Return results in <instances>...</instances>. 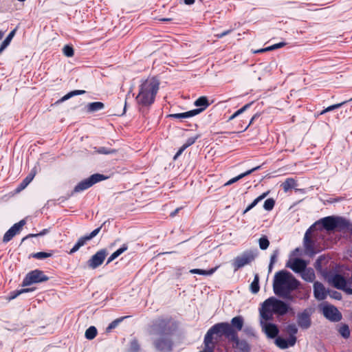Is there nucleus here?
I'll list each match as a JSON object with an SVG mask.
<instances>
[{
	"mask_svg": "<svg viewBox=\"0 0 352 352\" xmlns=\"http://www.w3.org/2000/svg\"><path fill=\"white\" fill-rule=\"evenodd\" d=\"M285 45V43L280 42V43L274 44L273 45H271L270 47H265L263 49H261V50H258L256 52L261 53V52H264L271 51V50H276L278 48H280Z\"/></svg>",
	"mask_w": 352,
	"mask_h": 352,
	"instance_id": "39",
	"label": "nucleus"
},
{
	"mask_svg": "<svg viewBox=\"0 0 352 352\" xmlns=\"http://www.w3.org/2000/svg\"><path fill=\"white\" fill-rule=\"evenodd\" d=\"M296 186V182L293 178H287L281 184L283 190L287 192Z\"/></svg>",
	"mask_w": 352,
	"mask_h": 352,
	"instance_id": "30",
	"label": "nucleus"
},
{
	"mask_svg": "<svg viewBox=\"0 0 352 352\" xmlns=\"http://www.w3.org/2000/svg\"><path fill=\"white\" fill-rule=\"evenodd\" d=\"M49 280V277L44 274L43 272L35 270L29 272L24 278L22 285L28 286L33 283H38Z\"/></svg>",
	"mask_w": 352,
	"mask_h": 352,
	"instance_id": "10",
	"label": "nucleus"
},
{
	"mask_svg": "<svg viewBox=\"0 0 352 352\" xmlns=\"http://www.w3.org/2000/svg\"><path fill=\"white\" fill-rule=\"evenodd\" d=\"M259 289V276L258 274H256L254 275V280L250 285V290L252 294H257Z\"/></svg>",
	"mask_w": 352,
	"mask_h": 352,
	"instance_id": "31",
	"label": "nucleus"
},
{
	"mask_svg": "<svg viewBox=\"0 0 352 352\" xmlns=\"http://www.w3.org/2000/svg\"><path fill=\"white\" fill-rule=\"evenodd\" d=\"M16 29L12 30L7 37L4 39V41L1 43L0 45V54L3 52V50L10 45L11 41L16 34Z\"/></svg>",
	"mask_w": 352,
	"mask_h": 352,
	"instance_id": "28",
	"label": "nucleus"
},
{
	"mask_svg": "<svg viewBox=\"0 0 352 352\" xmlns=\"http://www.w3.org/2000/svg\"><path fill=\"white\" fill-rule=\"evenodd\" d=\"M319 224V223H314L309 229H307L304 236L303 245L306 254L310 256H314L318 252L316 249V243L311 238L312 236H315L316 234L318 235L317 226Z\"/></svg>",
	"mask_w": 352,
	"mask_h": 352,
	"instance_id": "6",
	"label": "nucleus"
},
{
	"mask_svg": "<svg viewBox=\"0 0 352 352\" xmlns=\"http://www.w3.org/2000/svg\"><path fill=\"white\" fill-rule=\"evenodd\" d=\"M275 205V201L272 198L267 199L265 201L263 204V208L265 210L270 211L272 210Z\"/></svg>",
	"mask_w": 352,
	"mask_h": 352,
	"instance_id": "41",
	"label": "nucleus"
},
{
	"mask_svg": "<svg viewBox=\"0 0 352 352\" xmlns=\"http://www.w3.org/2000/svg\"><path fill=\"white\" fill-rule=\"evenodd\" d=\"M256 256L254 252L247 250L235 257L232 263L234 271L236 272L240 268L250 264L255 259Z\"/></svg>",
	"mask_w": 352,
	"mask_h": 352,
	"instance_id": "8",
	"label": "nucleus"
},
{
	"mask_svg": "<svg viewBox=\"0 0 352 352\" xmlns=\"http://www.w3.org/2000/svg\"><path fill=\"white\" fill-rule=\"evenodd\" d=\"M300 275L304 280L309 283L314 282L316 278L315 272L311 267H307Z\"/></svg>",
	"mask_w": 352,
	"mask_h": 352,
	"instance_id": "23",
	"label": "nucleus"
},
{
	"mask_svg": "<svg viewBox=\"0 0 352 352\" xmlns=\"http://www.w3.org/2000/svg\"><path fill=\"white\" fill-rule=\"evenodd\" d=\"M97 335V329L95 327H89L85 331V338L87 340H93Z\"/></svg>",
	"mask_w": 352,
	"mask_h": 352,
	"instance_id": "38",
	"label": "nucleus"
},
{
	"mask_svg": "<svg viewBox=\"0 0 352 352\" xmlns=\"http://www.w3.org/2000/svg\"><path fill=\"white\" fill-rule=\"evenodd\" d=\"M328 295L330 296L331 298L336 299V300H341L342 299V294L336 291H330Z\"/></svg>",
	"mask_w": 352,
	"mask_h": 352,
	"instance_id": "50",
	"label": "nucleus"
},
{
	"mask_svg": "<svg viewBox=\"0 0 352 352\" xmlns=\"http://www.w3.org/2000/svg\"><path fill=\"white\" fill-rule=\"evenodd\" d=\"M194 104L196 107H200V108L195 109V110H201V112H202L210 105V103L206 96H201L195 101Z\"/></svg>",
	"mask_w": 352,
	"mask_h": 352,
	"instance_id": "27",
	"label": "nucleus"
},
{
	"mask_svg": "<svg viewBox=\"0 0 352 352\" xmlns=\"http://www.w3.org/2000/svg\"><path fill=\"white\" fill-rule=\"evenodd\" d=\"M346 102V101H344L342 102H340V103H338V104H333V105H331L328 107H327L326 109H323L320 113V115H323L327 112H329V111H331L334 109H338L340 107H341L344 104H345Z\"/></svg>",
	"mask_w": 352,
	"mask_h": 352,
	"instance_id": "40",
	"label": "nucleus"
},
{
	"mask_svg": "<svg viewBox=\"0 0 352 352\" xmlns=\"http://www.w3.org/2000/svg\"><path fill=\"white\" fill-rule=\"evenodd\" d=\"M321 309L324 316L331 322H339L342 320V314L335 306L324 305Z\"/></svg>",
	"mask_w": 352,
	"mask_h": 352,
	"instance_id": "12",
	"label": "nucleus"
},
{
	"mask_svg": "<svg viewBox=\"0 0 352 352\" xmlns=\"http://www.w3.org/2000/svg\"><path fill=\"white\" fill-rule=\"evenodd\" d=\"M32 291V289H21L20 290L14 291L11 293V296H10V299H14L20 294L25 293V292H29Z\"/></svg>",
	"mask_w": 352,
	"mask_h": 352,
	"instance_id": "48",
	"label": "nucleus"
},
{
	"mask_svg": "<svg viewBox=\"0 0 352 352\" xmlns=\"http://www.w3.org/2000/svg\"><path fill=\"white\" fill-rule=\"evenodd\" d=\"M108 252L106 249H102L94 254L87 261L89 267L96 269L101 265L104 261Z\"/></svg>",
	"mask_w": 352,
	"mask_h": 352,
	"instance_id": "14",
	"label": "nucleus"
},
{
	"mask_svg": "<svg viewBox=\"0 0 352 352\" xmlns=\"http://www.w3.org/2000/svg\"><path fill=\"white\" fill-rule=\"evenodd\" d=\"M307 266V262L302 258H296L289 260L286 267L290 268L295 273L300 274Z\"/></svg>",
	"mask_w": 352,
	"mask_h": 352,
	"instance_id": "15",
	"label": "nucleus"
},
{
	"mask_svg": "<svg viewBox=\"0 0 352 352\" xmlns=\"http://www.w3.org/2000/svg\"><path fill=\"white\" fill-rule=\"evenodd\" d=\"M268 194V192H264L263 193L262 195H261L260 196H258L257 198H256L247 208L246 209L244 210V213H246L248 212V211H250L251 209H252L258 202H260L261 200H263V199H265L267 195Z\"/></svg>",
	"mask_w": 352,
	"mask_h": 352,
	"instance_id": "32",
	"label": "nucleus"
},
{
	"mask_svg": "<svg viewBox=\"0 0 352 352\" xmlns=\"http://www.w3.org/2000/svg\"><path fill=\"white\" fill-rule=\"evenodd\" d=\"M85 93V90H74L67 93L59 101L64 102L75 96L81 95Z\"/></svg>",
	"mask_w": 352,
	"mask_h": 352,
	"instance_id": "35",
	"label": "nucleus"
},
{
	"mask_svg": "<svg viewBox=\"0 0 352 352\" xmlns=\"http://www.w3.org/2000/svg\"><path fill=\"white\" fill-rule=\"evenodd\" d=\"M258 114H255V115H254V116L251 118V120H250V123H249V124H248V126H249L250 125H251V124L253 123L254 120L256 118H258Z\"/></svg>",
	"mask_w": 352,
	"mask_h": 352,
	"instance_id": "60",
	"label": "nucleus"
},
{
	"mask_svg": "<svg viewBox=\"0 0 352 352\" xmlns=\"http://www.w3.org/2000/svg\"><path fill=\"white\" fill-rule=\"evenodd\" d=\"M173 322L169 319L157 318L153 322L150 333L157 336L154 346L157 351L170 352L173 347L172 335L174 331Z\"/></svg>",
	"mask_w": 352,
	"mask_h": 352,
	"instance_id": "1",
	"label": "nucleus"
},
{
	"mask_svg": "<svg viewBox=\"0 0 352 352\" xmlns=\"http://www.w3.org/2000/svg\"><path fill=\"white\" fill-rule=\"evenodd\" d=\"M258 243L261 250H266L269 247L270 241L267 236H263L259 239Z\"/></svg>",
	"mask_w": 352,
	"mask_h": 352,
	"instance_id": "43",
	"label": "nucleus"
},
{
	"mask_svg": "<svg viewBox=\"0 0 352 352\" xmlns=\"http://www.w3.org/2000/svg\"><path fill=\"white\" fill-rule=\"evenodd\" d=\"M296 338H289L288 339H284L280 337L276 338V344L282 349H287L289 346H292L296 344Z\"/></svg>",
	"mask_w": 352,
	"mask_h": 352,
	"instance_id": "21",
	"label": "nucleus"
},
{
	"mask_svg": "<svg viewBox=\"0 0 352 352\" xmlns=\"http://www.w3.org/2000/svg\"><path fill=\"white\" fill-rule=\"evenodd\" d=\"M300 282L289 272L282 270L276 273L273 283V289L276 295L289 298L291 293L296 289Z\"/></svg>",
	"mask_w": 352,
	"mask_h": 352,
	"instance_id": "2",
	"label": "nucleus"
},
{
	"mask_svg": "<svg viewBox=\"0 0 352 352\" xmlns=\"http://www.w3.org/2000/svg\"><path fill=\"white\" fill-rule=\"evenodd\" d=\"M52 255V253L39 252L32 254V257L36 259L42 260L46 258L50 257Z\"/></svg>",
	"mask_w": 352,
	"mask_h": 352,
	"instance_id": "45",
	"label": "nucleus"
},
{
	"mask_svg": "<svg viewBox=\"0 0 352 352\" xmlns=\"http://www.w3.org/2000/svg\"><path fill=\"white\" fill-rule=\"evenodd\" d=\"M102 228V226L99 228H97L96 229L94 230L90 234H87L85 236H83L82 237H80L78 241L76 243V244L81 248L82 246H83L85 244H86V243L88 241H90L91 239H92L94 237H95L100 231Z\"/></svg>",
	"mask_w": 352,
	"mask_h": 352,
	"instance_id": "22",
	"label": "nucleus"
},
{
	"mask_svg": "<svg viewBox=\"0 0 352 352\" xmlns=\"http://www.w3.org/2000/svg\"><path fill=\"white\" fill-rule=\"evenodd\" d=\"M232 32V30H226V31H224L221 33H219V34H217L216 35V36L219 38H223V36L228 35V34H230V32Z\"/></svg>",
	"mask_w": 352,
	"mask_h": 352,
	"instance_id": "54",
	"label": "nucleus"
},
{
	"mask_svg": "<svg viewBox=\"0 0 352 352\" xmlns=\"http://www.w3.org/2000/svg\"><path fill=\"white\" fill-rule=\"evenodd\" d=\"M244 323V320L242 316H239L234 317L230 323L228 322H219L214 324L212 327H211L208 331H207L206 334L204 337V345L208 348L210 345H214V343L212 342L213 340V336L217 335L218 336H224L226 338H228L229 336L226 332V325L230 327L231 329L235 332L236 333H238V331H241L243 328Z\"/></svg>",
	"mask_w": 352,
	"mask_h": 352,
	"instance_id": "3",
	"label": "nucleus"
},
{
	"mask_svg": "<svg viewBox=\"0 0 352 352\" xmlns=\"http://www.w3.org/2000/svg\"><path fill=\"white\" fill-rule=\"evenodd\" d=\"M35 175V173H30L28 176H30L31 177H32V179L34 178Z\"/></svg>",
	"mask_w": 352,
	"mask_h": 352,
	"instance_id": "64",
	"label": "nucleus"
},
{
	"mask_svg": "<svg viewBox=\"0 0 352 352\" xmlns=\"http://www.w3.org/2000/svg\"><path fill=\"white\" fill-rule=\"evenodd\" d=\"M286 331L289 335V338H296V334L298 332V328L295 324H289L286 327Z\"/></svg>",
	"mask_w": 352,
	"mask_h": 352,
	"instance_id": "37",
	"label": "nucleus"
},
{
	"mask_svg": "<svg viewBox=\"0 0 352 352\" xmlns=\"http://www.w3.org/2000/svg\"><path fill=\"white\" fill-rule=\"evenodd\" d=\"M125 318H126V316L117 318L116 320L111 322L107 327V331L109 332L113 329H115L119 324V323L121 322Z\"/></svg>",
	"mask_w": 352,
	"mask_h": 352,
	"instance_id": "46",
	"label": "nucleus"
},
{
	"mask_svg": "<svg viewBox=\"0 0 352 352\" xmlns=\"http://www.w3.org/2000/svg\"><path fill=\"white\" fill-rule=\"evenodd\" d=\"M197 138H198V136L190 137V138H188L187 140L186 141L185 144H184V148H187L188 146L193 144L195 142V141L197 140Z\"/></svg>",
	"mask_w": 352,
	"mask_h": 352,
	"instance_id": "51",
	"label": "nucleus"
},
{
	"mask_svg": "<svg viewBox=\"0 0 352 352\" xmlns=\"http://www.w3.org/2000/svg\"><path fill=\"white\" fill-rule=\"evenodd\" d=\"M184 3L187 5H191L192 3H194L195 1V0H184Z\"/></svg>",
	"mask_w": 352,
	"mask_h": 352,
	"instance_id": "61",
	"label": "nucleus"
},
{
	"mask_svg": "<svg viewBox=\"0 0 352 352\" xmlns=\"http://www.w3.org/2000/svg\"><path fill=\"white\" fill-rule=\"evenodd\" d=\"M329 293V290L327 289L324 285L318 281L314 283V296L318 300H323L326 299Z\"/></svg>",
	"mask_w": 352,
	"mask_h": 352,
	"instance_id": "17",
	"label": "nucleus"
},
{
	"mask_svg": "<svg viewBox=\"0 0 352 352\" xmlns=\"http://www.w3.org/2000/svg\"><path fill=\"white\" fill-rule=\"evenodd\" d=\"M140 346L136 339H133L130 342L129 352H138Z\"/></svg>",
	"mask_w": 352,
	"mask_h": 352,
	"instance_id": "44",
	"label": "nucleus"
},
{
	"mask_svg": "<svg viewBox=\"0 0 352 352\" xmlns=\"http://www.w3.org/2000/svg\"><path fill=\"white\" fill-rule=\"evenodd\" d=\"M47 232V230L46 229H44L43 231H41L39 234H29L28 236V237H32V236H43L44 234H45Z\"/></svg>",
	"mask_w": 352,
	"mask_h": 352,
	"instance_id": "55",
	"label": "nucleus"
},
{
	"mask_svg": "<svg viewBox=\"0 0 352 352\" xmlns=\"http://www.w3.org/2000/svg\"><path fill=\"white\" fill-rule=\"evenodd\" d=\"M328 282L333 287L347 293L349 287H348L347 279L344 276L338 273H331L328 276Z\"/></svg>",
	"mask_w": 352,
	"mask_h": 352,
	"instance_id": "11",
	"label": "nucleus"
},
{
	"mask_svg": "<svg viewBox=\"0 0 352 352\" xmlns=\"http://www.w3.org/2000/svg\"><path fill=\"white\" fill-rule=\"evenodd\" d=\"M186 149V148H184V145H183L179 151L177 152L176 155H175L174 158L176 159L179 155H180L183 151Z\"/></svg>",
	"mask_w": 352,
	"mask_h": 352,
	"instance_id": "57",
	"label": "nucleus"
},
{
	"mask_svg": "<svg viewBox=\"0 0 352 352\" xmlns=\"http://www.w3.org/2000/svg\"><path fill=\"white\" fill-rule=\"evenodd\" d=\"M25 220L22 219L19 222L14 224L4 234L3 241L8 243L10 241L16 234L19 232L23 226L25 224Z\"/></svg>",
	"mask_w": 352,
	"mask_h": 352,
	"instance_id": "16",
	"label": "nucleus"
},
{
	"mask_svg": "<svg viewBox=\"0 0 352 352\" xmlns=\"http://www.w3.org/2000/svg\"><path fill=\"white\" fill-rule=\"evenodd\" d=\"M104 107V104L102 102H94L87 104L86 109L88 113H93L102 110Z\"/></svg>",
	"mask_w": 352,
	"mask_h": 352,
	"instance_id": "26",
	"label": "nucleus"
},
{
	"mask_svg": "<svg viewBox=\"0 0 352 352\" xmlns=\"http://www.w3.org/2000/svg\"><path fill=\"white\" fill-rule=\"evenodd\" d=\"M182 209V208H176L174 211H173L170 214V216L171 217H174L175 216H176V214L179 212V211Z\"/></svg>",
	"mask_w": 352,
	"mask_h": 352,
	"instance_id": "59",
	"label": "nucleus"
},
{
	"mask_svg": "<svg viewBox=\"0 0 352 352\" xmlns=\"http://www.w3.org/2000/svg\"><path fill=\"white\" fill-rule=\"evenodd\" d=\"M316 223H320L317 226V228L322 227L324 229L328 231H331L336 228V217H324Z\"/></svg>",
	"mask_w": 352,
	"mask_h": 352,
	"instance_id": "19",
	"label": "nucleus"
},
{
	"mask_svg": "<svg viewBox=\"0 0 352 352\" xmlns=\"http://www.w3.org/2000/svg\"><path fill=\"white\" fill-rule=\"evenodd\" d=\"M226 331L225 333L229 336L226 338L229 342H232V347L236 349L240 352H250V345L245 340H240L238 336V333L234 332L228 325H226Z\"/></svg>",
	"mask_w": 352,
	"mask_h": 352,
	"instance_id": "7",
	"label": "nucleus"
},
{
	"mask_svg": "<svg viewBox=\"0 0 352 352\" xmlns=\"http://www.w3.org/2000/svg\"><path fill=\"white\" fill-rule=\"evenodd\" d=\"M336 228L340 230H352V224L344 218L336 217Z\"/></svg>",
	"mask_w": 352,
	"mask_h": 352,
	"instance_id": "24",
	"label": "nucleus"
},
{
	"mask_svg": "<svg viewBox=\"0 0 352 352\" xmlns=\"http://www.w3.org/2000/svg\"><path fill=\"white\" fill-rule=\"evenodd\" d=\"M216 270V268H212L209 270H204L201 269H192L190 270L191 274H197L199 275L210 276L212 275Z\"/></svg>",
	"mask_w": 352,
	"mask_h": 352,
	"instance_id": "34",
	"label": "nucleus"
},
{
	"mask_svg": "<svg viewBox=\"0 0 352 352\" xmlns=\"http://www.w3.org/2000/svg\"><path fill=\"white\" fill-rule=\"evenodd\" d=\"M270 320L260 318V325L267 337L272 339L276 338L279 333V329L276 324L270 322Z\"/></svg>",
	"mask_w": 352,
	"mask_h": 352,
	"instance_id": "13",
	"label": "nucleus"
},
{
	"mask_svg": "<svg viewBox=\"0 0 352 352\" xmlns=\"http://www.w3.org/2000/svg\"><path fill=\"white\" fill-rule=\"evenodd\" d=\"M32 181V177L30 176H27L20 184V187L21 189L25 188Z\"/></svg>",
	"mask_w": 352,
	"mask_h": 352,
	"instance_id": "52",
	"label": "nucleus"
},
{
	"mask_svg": "<svg viewBox=\"0 0 352 352\" xmlns=\"http://www.w3.org/2000/svg\"><path fill=\"white\" fill-rule=\"evenodd\" d=\"M297 322L298 326L304 329H307L311 326V314L308 309H305L298 314Z\"/></svg>",
	"mask_w": 352,
	"mask_h": 352,
	"instance_id": "18",
	"label": "nucleus"
},
{
	"mask_svg": "<svg viewBox=\"0 0 352 352\" xmlns=\"http://www.w3.org/2000/svg\"><path fill=\"white\" fill-rule=\"evenodd\" d=\"M214 345H210L208 348L205 346L204 350L199 352H214Z\"/></svg>",
	"mask_w": 352,
	"mask_h": 352,
	"instance_id": "56",
	"label": "nucleus"
},
{
	"mask_svg": "<svg viewBox=\"0 0 352 352\" xmlns=\"http://www.w3.org/2000/svg\"><path fill=\"white\" fill-rule=\"evenodd\" d=\"M159 88L160 82L154 77L143 80L139 87V93L135 98L137 103L142 106L153 104Z\"/></svg>",
	"mask_w": 352,
	"mask_h": 352,
	"instance_id": "4",
	"label": "nucleus"
},
{
	"mask_svg": "<svg viewBox=\"0 0 352 352\" xmlns=\"http://www.w3.org/2000/svg\"><path fill=\"white\" fill-rule=\"evenodd\" d=\"M324 260V256H320L318 258L314 263V267L317 271H321L322 269V262Z\"/></svg>",
	"mask_w": 352,
	"mask_h": 352,
	"instance_id": "49",
	"label": "nucleus"
},
{
	"mask_svg": "<svg viewBox=\"0 0 352 352\" xmlns=\"http://www.w3.org/2000/svg\"><path fill=\"white\" fill-rule=\"evenodd\" d=\"M128 248L127 245L124 244L121 248L114 252L109 258L107 262V264L110 263L117 257H118L120 254H122L124 252H125Z\"/></svg>",
	"mask_w": 352,
	"mask_h": 352,
	"instance_id": "29",
	"label": "nucleus"
},
{
	"mask_svg": "<svg viewBox=\"0 0 352 352\" xmlns=\"http://www.w3.org/2000/svg\"><path fill=\"white\" fill-rule=\"evenodd\" d=\"M252 102H250L248 104H245L243 107L237 110L235 113H234L229 118V120H232L234 118H236L237 116L245 112L246 110H248L251 105L252 104Z\"/></svg>",
	"mask_w": 352,
	"mask_h": 352,
	"instance_id": "36",
	"label": "nucleus"
},
{
	"mask_svg": "<svg viewBox=\"0 0 352 352\" xmlns=\"http://www.w3.org/2000/svg\"><path fill=\"white\" fill-rule=\"evenodd\" d=\"M201 113V110H190L184 113H173L168 116V117L173 119H178L183 121L185 119L190 118Z\"/></svg>",
	"mask_w": 352,
	"mask_h": 352,
	"instance_id": "20",
	"label": "nucleus"
},
{
	"mask_svg": "<svg viewBox=\"0 0 352 352\" xmlns=\"http://www.w3.org/2000/svg\"><path fill=\"white\" fill-rule=\"evenodd\" d=\"M339 333L345 339L350 336V329L347 324H342L338 329Z\"/></svg>",
	"mask_w": 352,
	"mask_h": 352,
	"instance_id": "33",
	"label": "nucleus"
},
{
	"mask_svg": "<svg viewBox=\"0 0 352 352\" xmlns=\"http://www.w3.org/2000/svg\"><path fill=\"white\" fill-rule=\"evenodd\" d=\"M278 254V251L276 250L274 251V252L271 255L270 262L271 263V265H273L274 263L276 262Z\"/></svg>",
	"mask_w": 352,
	"mask_h": 352,
	"instance_id": "53",
	"label": "nucleus"
},
{
	"mask_svg": "<svg viewBox=\"0 0 352 352\" xmlns=\"http://www.w3.org/2000/svg\"><path fill=\"white\" fill-rule=\"evenodd\" d=\"M4 35V32L0 30V40L2 39Z\"/></svg>",
	"mask_w": 352,
	"mask_h": 352,
	"instance_id": "63",
	"label": "nucleus"
},
{
	"mask_svg": "<svg viewBox=\"0 0 352 352\" xmlns=\"http://www.w3.org/2000/svg\"><path fill=\"white\" fill-rule=\"evenodd\" d=\"M289 309V305L285 302L275 297H270L261 304L259 316L264 320H273L274 314L284 316L288 312Z\"/></svg>",
	"mask_w": 352,
	"mask_h": 352,
	"instance_id": "5",
	"label": "nucleus"
},
{
	"mask_svg": "<svg viewBox=\"0 0 352 352\" xmlns=\"http://www.w3.org/2000/svg\"><path fill=\"white\" fill-rule=\"evenodd\" d=\"M347 294L352 295V288H350L347 291Z\"/></svg>",
	"mask_w": 352,
	"mask_h": 352,
	"instance_id": "62",
	"label": "nucleus"
},
{
	"mask_svg": "<svg viewBox=\"0 0 352 352\" xmlns=\"http://www.w3.org/2000/svg\"><path fill=\"white\" fill-rule=\"evenodd\" d=\"M107 177L104 175L96 173L91 175L89 177L80 182L74 188V192H79L85 190L94 184L106 179Z\"/></svg>",
	"mask_w": 352,
	"mask_h": 352,
	"instance_id": "9",
	"label": "nucleus"
},
{
	"mask_svg": "<svg viewBox=\"0 0 352 352\" xmlns=\"http://www.w3.org/2000/svg\"><path fill=\"white\" fill-rule=\"evenodd\" d=\"M96 151L98 153L104 154V155L113 154V153H116V150L104 147V146L99 147V148H96Z\"/></svg>",
	"mask_w": 352,
	"mask_h": 352,
	"instance_id": "42",
	"label": "nucleus"
},
{
	"mask_svg": "<svg viewBox=\"0 0 352 352\" xmlns=\"http://www.w3.org/2000/svg\"><path fill=\"white\" fill-rule=\"evenodd\" d=\"M80 248L78 247L76 244H75L74 245V247L70 250L69 251V254H72L74 253H75L76 252H77Z\"/></svg>",
	"mask_w": 352,
	"mask_h": 352,
	"instance_id": "58",
	"label": "nucleus"
},
{
	"mask_svg": "<svg viewBox=\"0 0 352 352\" xmlns=\"http://www.w3.org/2000/svg\"><path fill=\"white\" fill-rule=\"evenodd\" d=\"M63 52L64 55L67 57H72L74 54L73 47L68 45L64 46Z\"/></svg>",
	"mask_w": 352,
	"mask_h": 352,
	"instance_id": "47",
	"label": "nucleus"
},
{
	"mask_svg": "<svg viewBox=\"0 0 352 352\" xmlns=\"http://www.w3.org/2000/svg\"><path fill=\"white\" fill-rule=\"evenodd\" d=\"M260 168H261V166H258L254 167V168H252V169H250L249 170H247L246 172H245L243 173H241V174L239 175L238 176H236V177L230 179L229 181H228L225 184V186H230V185L236 182L237 181H239V179L243 178L244 177L250 175L251 173H252L255 170H258Z\"/></svg>",
	"mask_w": 352,
	"mask_h": 352,
	"instance_id": "25",
	"label": "nucleus"
}]
</instances>
